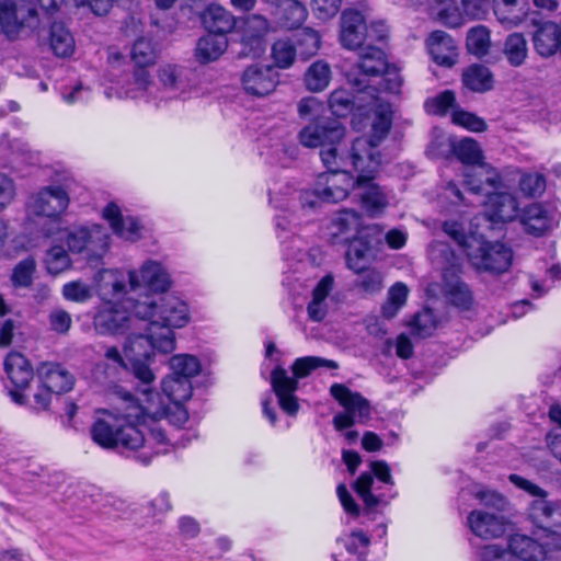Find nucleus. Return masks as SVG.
<instances>
[{
  "label": "nucleus",
  "instance_id": "obj_18",
  "mask_svg": "<svg viewBox=\"0 0 561 561\" xmlns=\"http://www.w3.org/2000/svg\"><path fill=\"white\" fill-rule=\"evenodd\" d=\"M66 241L70 252L95 257L103 255L108 249L110 234L103 226L91 224L77 226L67 231Z\"/></svg>",
  "mask_w": 561,
  "mask_h": 561
},
{
  "label": "nucleus",
  "instance_id": "obj_21",
  "mask_svg": "<svg viewBox=\"0 0 561 561\" xmlns=\"http://www.w3.org/2000/svg\"><path fill=\"white\" fill-rule=\"evenodd\" d=\"M160 89H157L159 106L170 100L185 101L192 96L193 84L182 66L163 64L157 70Z\"/></svg>",
  "mask_w": 561,
  "mask_h": 561
},
{
  "label": "nucleus",
  "instance_id": "obj_9",
  "mask_svg": "<svg viewBox=\"0 0 561 561\" xmlns=\"http://www.w3.org/2000/svg\"><path fill=\"white\" fill-rule=\"evenodd\" d=\"M318 367L336 368L337 365L333 360L324 359L317 356H306L297 358L293 364V373L295 378L287 375V371L277 366L271 375V383L273 390L278 398V403L284 412L295 415L299 409L295 392L298 388V378L307 377L313 369Z\"/></svg>",
  "mask_w": 561,
  "mask_h": 561
},
{
  "label": "nucleus",
  "instance_id": "obj_12",
  "mask_svg": "<svg viewBox=\"0 0 561 561\" xmlns=\"http://www.w3.org/2000/svg\"><path fill=\"white\" fill-rule=\"evenodd\" d=\"M430 254L443 270V288L446 298L456 307L468 309L472 304V295L458 276L460 260L447 244L442 242L432 244Z\"/></svg>",
  "mask_w": 561,
  "mask_h": 561
},
{
  "label": "nucleus",
  "instance_id": "obj_60",
  "mask_svg": "<svg viewBox=\"0 0 561 561\" xmlns=\"http://www.w3.org/2000/svg\"><path fill=\"white\" fill-rule=\"evenodd\" d=\"M451 121L455 125L472 133H482L488 127L483 118L462 110H454L451 113Z\"/></svg>",
  "mask_w": 561,
  "mask_h": 561
},
{
  "label": "nucleus",
  "instance_id": "obj_56",
  "mask_svg": "<svg viewBox=\"0 0 561 561\" xmlns=\"http://www.w3.org/2000/svg\"><path fill=\"white\" fill-rule=\"evenodd\" d=\"M94 287L82 279H76L64 284L62 297L76 304H85L92 299Z\"/></svg>",
  "mask_w": 561,
  "mask_h": 561
},
{
  "label": "nucleus",
  "instance_id": "obj_48",
  "mask_svg": "<svg viewBox=\"0 0 561 561\" xmlns=\"http://www.w3.org/2000/svg\"><path fill=\"white\" fill-rule=\"evenodd\" d=\"M130 58L136 69H146L154 65L158 59L157 46L150 38L139 37L131 46Z\"/></svg>",
  "mask_w": 561,
  "mask_h": 561
},
{
  "label": "nucleus",
  "instance_id": "obj_32",
  "mask_svg": "<svg viewBox=\"0 0 561 561\" xmlns=\"http://www.w3.org/2000/svg\"><path fill=\"white\" fill-rule=\"evenodd\" d=\"M274 7L275 24L283 30L300 27L308 19V9L300 0H264Z\"/></svg>",
  "mask_w": 561,
  "mask_h": 561
},
{
  "label": "nucleus",
  "instance_id": "obj_25",
  "mask_svg": "<svg viewBox=\"0 0 561 561\" xmlns=\"http://www.w3.org/2000/svg\"><path fill=\"white\" fill-rule=\"evenodd\" d=\"M95 293L102 304L125 302L128 298V271L121 268H103L93 276Z\"/></svg>",
  "mask_w": 561,
  "mask_h": 561
},
{
  "label": "nucleus",
  "instance_id": "obj_11",
  "mask_svg": "<svg viewBox=\"0 0 561 561\" xmlns=\"http://www.w3.org/2000/svg\"><path fill=\"white\" fill-rule=\"evenodd\" d=\"M161 389L165 398L169 400L168 404L163 402L158 392L151 389L142 390V398L137 400L141 405H146L145 392L157 394L158 398H154L153 402H160L164 413L159 417L149 419L151 426L162 428L158 422L163 419L176 427L183 426L188 420V413L184 408V402L191 398L193 392L191 381L186 378H180L171 374L162 379Z\"/></svg>",
  "mask_w": 561,
  "mask_h": 561
},
{
  "label": "nucleus",
  "instance_id": "obj_36",
  "mask_svg": "<svg viewBox=\"0 0 561 561\" xmlns=\"http://www.w3.org/2000/svg\"><path fill=\"white\" fill-rule=\"evenodd\" d=\"M362 217L352 209H344L336 213L328 227L329 236L334 243L346 242L359 230Z\"/></svg>",
  "mask_w": 561,
  "mask_h": 561
},
{
  "label": "nucleus",
  "instance_id": "obj_51",
  "mask_svg": "<svg viewBox=\"0 0 561 561\" xmlns=\"http://www.w3.org/2000/svg\"><path fill=\"white\" fill-rule=\"evenodd\" d=\"M170 369L172 375L186 378L191 381V378L197 376L201 371V363L198 358L190 354H176L169 360Z\"/></svg>",
  "mask_w": 561,
  "mask_h": 561
},
{
  "label": "nucleus",
  "instance_id": "obj_38",
  "mask_svg": "<svg viewBox=\"0 0 561 561\" xmlns=\"http://www.w3.org/2000/svg\"><path fill=\"white\" fill-rule=\"evenodd\" d=\"M561 25L547 21L537 24L533 34V45L541 57H550L559 50Z\"/></svg>",
  "mask_w": 561,
  "mask_h": 561
},
{
  "label": "nucleus",
  "instance_id": "obj_54",
  "mask_svg": "<svg viewBox=\"0 0 561 561\" xmlns=\"http://www.w3.org/2000/svg\"><path fill=\"white\" fill-rule=\"evenodd\" d=\"M71 259L61 245L50 247L45 254L44 265L50 275H59L71 267Z\"/></svg>",
  "mask_w": 561,
  "mask_h": 561
},
{
  "label": "nucleus",
  "instance_id": "obj_26",
  "mask_svg": "<svg viewBox=\"0 0 561 561\" xmlns=\"http://www.w3.org/2000/svg\"><path fill=\"white\" fill-rule=\"evenodd\" d=\"M558 210L547 203H531L524 207L519 215V224L525 232L540 237L553 230L559 224Z\"/></svg>",
  "mask_w": 561,
  "mask_h": 561
},
{
  "label": "nucleus",
  "instance_id": "obj_16",
  "mask_svg": "<svg viewBox=\"0 0 561 561\" xmlns=\"http://www.w3.org/2000/svg\"><path fill=\"white\" fill-rule=\"evenodd\" d=\"M69 203V195L61 186H45L28 197L25 205L26 218L30 221L47 218L59 229L61 216L66 213Z\"/></svg>",
  "mask_w": 561,
  "mask_h": 561
},
{
  "label": "nucleus",
  "instance_id": "obj_57",
  "mask_svg": "<svg viewBox=\"0 0 561 561\" xmlns=\"http://www.w3.org/2000/svg\"><path fill=\"white\" fill-rule=\"evenodd\" d=\"M36 272V262L33 257L20 261L12 270L10 282L14 288H28Z\"/></svg>",
  "mask_w": 561,
  "mask_h": 561
},
{
  "label": "nucleus",
  "instance_id": "obj_52",
  "mask_svg": "<svg viewBox=\"0 0 561 561\" xmlns=\"http://www.w3.org/2000/svg\"><path fill=\"white\" fill-rule=\"evenodd\" d=\"M409 295V288L405 284L398 282L388 290L387 301L381 308V313L386 319L394 318L400 309L405 305Z\"/></svg>",
  "mask_w": 561,
  "mask_h": 561
},
{
  "label": "nucleus",
  "instance_id": "obj_28",
  "mask_svg": "<svg viewBox=\"0 0 561 561\" xmlns=\"http://www.w3.org/2000/svg\"><path fill=\"white\" fill-rule=\"evenodd\" d=\"M129 369L133 371L131 365L127 359L125 352L123 353L116 346H110L105 350L104 360L98 363L92 370L93 378L100 385L108 386L112 390L113 396L117 398L115 387L123 389L117 386V380L122 370ZM134 375V373H131Z\"/></svg>",
  "mask_w": 561,
  "mask_h": 561
},
{
  "label": "nucleus",
  "instance_id": "obj_49",
  "mask_svg": "<svg viewBox=\"0 0 561 561\" xmlns=\"http://www.w3.org/2000/svg\"><path fill=\"white\" fill-rule=\"evenodd\" d=\"M466 46L470 54L476 57H483L491 48V32L484 25H477L467 33Z\"/></svg>",
  "mask_w": 561,
  "mask_h": 561
},
{
  "label": "nucleus",
  "instance_id": "obj_50",
  "mask_svg": "<svg viewBox=\"0 0 561 561\" xmlns=\"http://www.w3.org/2000/svg\"><path fill=\"white\" fill-rule=\"evenodd\" d=\"M296 45L288 37L279 38L272 45L271 57L274 60L275 67L279 69L290 68L296 60Z\"/></svg>",
  "mask_w": 561,
  "mask_h": 561
},
{
  "label": "nucleus",
  "instance_id": "obj_17",
  "mask_svg": "<svg viewBox=\"0 0 561 561\" xmlns=\"http://www.w3.org/2000/svg\"><path fill=\"white\" fill-rule=\"evenodd\" d=\"M330 393L343 408V411L333 417L335 430L343 431L355 423H366L370 419V404L359 392L352 391L342 383H333Z\"/></svg>",
  "mask_w": 561,
  "mask_h": 561
},
{
  "label": "nucleus",
  "instance_id": "obj_44",
  "mask_svg": "<svg viewBox=\"0 0 561 561\" xmlns=\"http://www.w3.org/2000/svg\"><path fill=\"white\" fill-rule=\"evenodd\" d=\"M462 83L473 92L483 93L493 89L494 77L490 68L474 64L463 70Z\"/></svg>",
  "mask_w": 561,
  "mask_h": 561
},
{
  "label": "nucleus",
  "instance_id": "obj_2",
  "mask_svg": "<svg viewBox=\"0 0 561 561\" xmlns=\"http://www.w3.org/2000/svg\"><path fill=\"white\" fill-rule=\"evenodd\" d=\"M115 389L122 407L117 409V413L110 410L98 411L90 430L93 442L105 449L122 447L136 450L146 444L157 445V454L165 453L168 437L164 430L151 426L149 421L164 413L161 403L153 402L157 394L145 392L146 405H141L128 391L117 387Z\"/></svg>",
  "mask_w": 561,
  "mask_h": 561
},
{
  "label": "nucleus",
  "instance_id": "obj_43",
  "mask_svg": "<svg viewBox=\"0 0 561 561\" xmlns=\"http://www.w3.org/2000/svg\"><path fill=\"white\" fill-rule=\"evenodd\" d=\"M437 204L443 210L467 213L463 208L471 207L474 202L463 194L454 182H448L437 193Z\"/></svg>",
  "mask_w": 561,
  "mask_h": 561
},
{
  "label": "nucleus",
  "instance_id": "obj_59",
  "mask_svg": "<svg viewBox=\"0 0 561 561\" xmlns=\"http://www.w3.org/2000/svg\"><path fill=\"white\" fill-rule=\"evenodd\" d=\"M343 0H310L313 16L321 22H329L340 12Z\"/></svg>",
  "mask_w": 561,
  "mask_h": 561
},
{
  "label": "nucleus",
  "instance_id": "obj_53",
  "mask_svg": "<svg viewBox=\"0 0 561 561\" xmlns=\"http://www.w3.org/2000/svg\"><path fill=\"white\" fill-rule=\"evenodd\" d=\"M369 245L363 240H355L351 243L346 252V264L354 273L364 272L369 263Z\"/></svg>",
  "mask_w": 561,
  "mask_h": 561
},
{
  "label": "nucleus",
  "instance_id": "obj_1",
  "mask_svg": "<svg viewBox=\"0 0 561 561\" xmlns=\"http://www.w3.org/2000/svg\"><path fill=\"white\" fill-rule=\"evenodd\" d=\"M130 306L134 314L146 322V327L144 332L126 337L124 352L134 377L149 386L156 380L151 364L157 357L168 356L175 351V330L190 323L191 310L186 301L174 295H145Z\"/></svg>",
  "mask_w": 561,
  "mask_h": 561
},
{
  "label": "nucleus",
  "instance_id": "obj_13",
  "mask_svg": "<svg viewBox=\"0 0 561 561\" xmlns=\"http://www.w3.org/2000/svg\"><path fill=\"white\" fill-rule=\"evenodd\" d=\"M371 472L362 473L354 482L353 488L365 505V511L370 513L381 505H387L389 499L382 489L391 491L394 481L389 465L383 460H376L370 463Z\"/></svg>",
  "mask_w": 561,
  "mask_h": 561
},
{
  "label": "nucleus",
  "instance_id": "obj_31",
  "mask_svg": "<svg viewBox=\"0 0 561 561\" xmlns=\"http://www.w3.org/2000/svg\"><path fill=\"white\" fill-rule=\"evenodd\" d=\"M5 373L15 387L10 391L12 400L19 404L26 401V396L22 392L33 379V368L27 358L18 352L10 353L4 360Z\"/></svg>",
  "mask_w": 561,
  "mask_h": 561
},
{
  "label": "nucleus",
  "instance_id": "obj_42",
  "mask_svg": "<svg viewBox=\"0 0 561 561\" xmlns=\"http://www.w3.org/2000/svg\"><path fill=\"white\" fill-rule=\"evenodd\" d=\"M333 77L332 68L325 60L313 61L304 73V83L308 91L319 93L324 91L331 83Z\"/></svg>",
  "mask_w": 561,
  "mask_h": 561
},
{
  "label": "nucleus",
  "instance_id": "obj_63",
  "mask_svg": "<svg viewBox=\"0 0 561 561\" xmlns=\"http://www.w3.org/2000/svg\"><path fill=\"white\" fill-rule=\"evenodd\" d=\"M455 101V93L447 90L432 99H428L425 102V108L430 114L445 115L450 108L454 107Z\"/></svg>",
  "mask_w": 561,
  "mask_h": 561
},
{
  "label": "nucleus",
  "instance_id": "obj_41",
  "mask_svg": "<svg viewBox=\"0 0 561 561\" xmlns=\"http://www.w3.org/2000/svg\"><path fill=\"white\" fill-rule=\"evenodd\" d=\"M203 23L208 34H222L226 36L234 25V16L219 4L211 3L203 14Z\"/></svg>",
  "mask_w": 561,
  "mask_h": 561
},
{
  "label": "nucleus",
  "instance_id": "obj_29",
  "mask_svg": "<svg viewBox=\"0 0 561 561\" xmlns=\"http://www.w3.org/2000/svg\"><path fill=\"white\" fill-rule=\"evenodd\" d=\"M102 217L108 222L112 231L124 240L135 242L144 236L145 227L141 221L134 216L124 215L115 202L105 205Z\"/></svg>",
  "mask_w": 561,
  "mask_h": 561
},
{
  "label": "nucleus",
  "instance_id": "obj_35",
  "mask_svg": "<svg viewBox=\"0 0 561 561\" xmlns=\"http://www.w3.org/2000/svg\"><path fill=\"white\" fill-rule=\"evenodd\" d=\"M426 46L428 54L437 65L451 67L456 64L458 48L449 34L443 31L431 33L426 41Z\"/></svg>",
  "mask_w": 561,
  "mask_h": 561
},
{
  "label": "nucleus",
  "instance_id": "obj_46",
  "mask_svg": "<svg viewBox=\"0 0 561 561\" xmlns=\"http://www.w3.org/2000/svg\"><path fill=\"white\" fill-rule=\"evenodd\" d=\"M503 55L512 67H520L528 57V44L522 33L515 32L504 41Z\"/></svg>",
  "mask_w": 561,
  "mask_h": 561
},
{
  "label": "nucleus",
  "instance_id": "obj_58",
  "mask_svg": "<svg viewBox=\"0 0 561 561\" xmlns=\"http://www.w3.org/2000/svg\"><path fill=\"white\" fill-rule=\"evenodd\" d=\"M518 187L526 197H539L547 187L545 176L539 172H525L520 175Z\"/></svg>",
  "mask_w": 561,
  "mask_h": 561
},
{
  "label": "nucleus",
  "instance_id": "obj_20",
  "mask_svg": "<svg viewBox=\"0 0 561 561\" xmlns=\"http://www.w3.org/2000/svg\"><path fill=\"white\" fill-rule=\"evenodd\" d=\"M130 290L146 289L151 294H163L172 287L168 268L159 261L146 260L137 268L128 271Z\"/></svg>",
  "mask_w": 561,
  "mask_h": 561
},
{
  "label": "nucleus",
  "instance_id": "obj_3",
  "mask_svg": "<svg viewBox=\"0 0 561 561\" xmlns=\"http://www.w3.org/2000/svg\"><path fill=\"white\" fill-rule=\"evenodd\" d=\"M390 131L389 110L386 105L377 111L371 122V138H355L348 149L351 167L357 173L355 190L363 209L377 216L388 207V193L374 181L382 163L379 146Z\"/></svg>",
  "mask_w": 561,
  "mask_h": 561
},
{
  "label": "nucleus",
  "instance_id": "obj_39",
  "mask_svg": "<svg viewBox=\"0 0 561 561\" xmlns=\"http://www.w3.org/2000/svg\"><path fill=\"white\" fill-rule=\"evenodd\" d=\"M334 287L332 274L323 276L312 290V298L308 304V316L313 321H321L328 312V297Z\"/></svg>",
  "mask_w": 561,
  "mask_h": 561
},
{
  "label": "nucleus",
  "instance_id": "obj_10",
  "mask_svg": "<svg viewBox=\"0 0 561 561\" xmlns=\"http://www.w3.org/2000/svg\"><path fill=\"white\" fill-rule=\"evenodd\" d=\"M345 133V127L336 121H314L300 129L298 140L306 148H321L320 157L325 168H337L345 164L344 154L336 148Z\"/></svg>",
  "mask_w": 561,
  "mask_h": 561
},
{
  "label": "nucleus",
  "instance_id": "obj_33",
  "mask_svg": "<svg viewBox=\"0 0 561 561\" xmlns=\"http://www.w3.org/2000/svg\"><path fill=\"white\" fill-rule=\"evenodd\" d=\"M535 535L538 537V540L524 534L512 535L508 540L512 558L516 557L523 561H542L548 552L556 550L550 549L546 545V539L541 533L536 531Z\"/></svg>",
  "mask_w": 561,
  "mask_h": 561
},
{
  "label": "nucleus",
  "instance_id": "obj_30",
  "mask_svg": "<svg viewBox=\"0 0 561 561\" xmlns=\"http://www.w3.org/2000/svg\"><path fill=\"white\" fill-rule=\"evenodd\" d=\"M272 31L268 19L261 14L248 16L241 28L243 53L252 57L261 56L265 50V36Z\"/></svg>",
  "mask_w": 561,
  "mask_h": 561
},
{
  "label": "nucleus",
  "instance_id": "obj_4",
  "mask_svg": "<svg viewBox=\"0 0 561 561\" xmlns=\"http://www.w3.org/2000/svg\"><path fill=\"white\" fill-rule=\"evenodd\" d=\"M366 9L348 8L339 20V42L347 50H359L355 66L365 76H381L387 72L386 89L392 93L399 91L401 79L397 73L388 72V62L383 50L375 42L386 39L388 30L382 22L367 24Z\"/></svg>",
  "mask_w": 561,
  "mask_h": 561
},
{
  "label": "nucleus",
  "instance_id": "obj_61",
  "mask_svg": "<svg viewBox=\"0 0 561 561\" xmlns=\"http://www.w3.org/2000/svg\"><path fill=\"white\" fill-rule=\"evenodd\" d=\"M294 193L295 190L288 183H275L274 186L270 188V203L276 209L286 210L291 207Z\"/></svg>",
  "mask_w": 561,
  "mask_h": 561
},
{
  "label": "nucleus",
  "instance_id": "obj_6",
  "mask_svg": "<svg viewBox=\"0 0 561 561\" xmlns=\"http://www.w3.org/2000/svg\"><path fill=\"white\" fill-rule=\"evenodd\" d=\"M443 230L463 249L470 264L476 270L503 273L510 267L513 254L504 243L491 242L478 232L467 231L462 221L446 220Z\"/></svg>",
  "mask_w": 561,
  "mask_h": 561
},
{
  "label": "nucleus",
  "instance_id": "obj_55",
  "mask_svg": "<svg viewBox=\"0 0 561 561\" xmlns=\"http://www.w3.org/2000/svg\"><path fill=\"white\" fill-rule=\"evenodd\" d=\"M296 48L302 58H310L318 54L321 48V35L312 27H304L296 35Z\"/></svg>",
  "mask_w": 561,
  "mask_h": 561
},
{
  "label": "nucleus",
  "instance_id": "obj_62",
  "mask_svg": "<svg viewBox=\"0 0 561 561\" xmlns=\"http://www.w3.org/2000/svg\"><path fill=\"white\" fill-rule=\"evenodd\" d=\"M357 286L366 294L374 295L383 288V276L381 272L375 268H366L360 273Z\"/></svg>",
  "mask_w": 561,
  "mask_h": 561
},
{
  "label": "nucleus",
  "instance_id": "obj_15",
  "mask_svg": "<svg viewBox=\"0 0 561 561\" xmlns=\"http://www.w3.org/2000/svg\"><path fill=\"white\" fill-rule=\"evenodd\" d=\"M135 299H127L125 302L101 304L93 317V328L101 335H129L136 328L139 319L134 314L130 304Z\"/></svg>",
  "mask_w": 561,
  "mask_h": 561
},
{
  "label": "nucleus",
  "instance_id": "obj_45",
  "mask_svg": "<svg viewBox=\"0 0 561 561\" xmlns=\"http://www.w3.org/2000/svg\"><path fill=\"white\" fill-rule=\"evenodd\" d=\"M432 14L438 22L449 27H458L463 23V13L456 0H431Z\"/></svg>",
  "mask_w": 561,
  "mask_h": 561
},
{
  "label": "nucleus",
  "instance_id": "obj_37",
  "mask_svg": "<svg viewBox=\"0 0 561 561\" xmlns=\"http://www.w3.org/2000/svg\"><path fill=\"white\" fill-rule=\"evenodd\" d=\"M529 0H494V14L506 28L520 25L528 16Z\"/></svg>",
  "mask_w": 561,
  "mask_h": 561
},
{
  "label": "nucleus",
  "instance_id": "obj_5",
  "mask_svg": "<svg viewBox=\"0 0 561 561\" xmlns=\"http://www.w3.org/2000/svg\"><path fill=\"white\" fill-rule=\"evenodd\" d=\"M347 82L356 90L357 94L352 95L347 90L340 88L331 92L328 105L333 115L345 117L353 113L352 127L357 130H366L359 138H371L373 117L381 105L389 110L390 126L392 125V110L389 102L377 95L374 82L383 81L380 76H365L357 68H352L346 73Z\"/></svg>",
  "mask_w": 561,
  "mask_h": 561
},
{
  "label": "nucleus",
  "instance_id": "obj_19",
  "mask_svg": "<svg viewBox=\"0 0 561 561\" xmlns=\"http://www.w3.org/2000/svg\"><path fill=\"white\" fill-rule=\"evenodd\" d=\"M37 378L41 382V389L34 393L37 409H46L53 393L67 392L73 387L72 375L57 364H42L37 369Z\"/></svg>",
  "mask_w": 561,
  "mask_h": 561
},
{
  "label": "nucleus",
  "instance_id": "obj_14",
  "mask_svg": "<svg viewBox=\"0 0 561 561\" xmlns=\"http://www.w3.org/2000/svg\"><path fill=\"white\" fill-rule=\"evenodd\" d=\"M527 519L542 534L550 549H561V506L548 494L534 499L526 511Z\"/></svg>",
  "mask_w": 561,
  "mask_h": 561
},
{
  "label": "nucleus",
  "instance_id": "obj_64",
  "mask_svg": "<svg viewBox=\"0 0 561 561\" xmlns=\"http://www.w3.org/2000/svg\"><path fill=\"white\" fill-rule=\"evenodd\" d=\"M413 332L421 337L428 336L436 328V320L431 310H423L419 312L410 323Z\"/></svg>",
  "mask_w": 561,
  "mask_h": 561
},
{
  "label": "nucleus",
  "instance_id": "obj_8",
  "mask_svg": "<svg viewBox=\"0 0 561 561\" xmlns=\"http://www.w3.org/2000/svg\"><path fill=\"white\" fill-rule=\"evenodd\" d=\"M345 164L328 168V172L317 176L312 191L300 193L299 199L304 208H314L320 202L339 203L347 198L350 193L355 190L356 178L343 168L351 165L348 152L344 154Z\"/></svg>",
  "mask_w": 561,
  "mask_h": 561
},
{
  "label": "nucleus",
  "instance_id": "obj_27",
  "mask_svg": "<svg viewBox=\"0 0 561 561\" xmlns=\"http://www.w3.org/2000/svg\"><path fill=\"white\" fill-rule=\"evenodd\" d=\"M279 84V75L270 65L254 64L247 67L241 76L244 92L255 98L271 95Z\"/></svg>",
  "mask_w": 561,
  "mask_h": 561
},
{
  "label": "nucleus",
  "instance_id": "obj_7",
  "mask_svg": "<svg viewBox=\"0 0 561 561\" xmlns=\"http://www.w3.org/2000/svg\"><path fill=\"white\" fill-rule=\"evenodd\" d=\"M457 159L466 164L477 167L463 173V185L468 195H479L486 191V186L499 188L502 175L496 168L484 161V153L477 140L462 138L453 146Z\"/></svg>",
  "mask_w": 561,
  "mask_h": 561
},
{
  "label": "nucleus",
  "instance_id": "obj_40",
  "mask_svg": "<svg viewBox=\"0 0 561 561\" xmlns=\"http://www.w3.org/2000/svg\"><path fill=\"white\" fill-rule=\"evenodd\" d=\"M228 41L222 34H207L196 44L194 56L199 64L217 60L227 49Z\"/></svg>",
  "mask_w": 561,
  "mask_h": 561
},
{
  "label": "nucleus",
  "instance_id": "obj_22",
  "mask_svg": "<svg viewBox=\"0 0 561 561\" xmlns=\"http://www.w3.org/2000/svg\"><path fill=\"white\" fill-rule=\"evenodd\" d=\"M36 9L27 0H0V30L9 38L15 39L35 19Z\"/></svg>",
  "mask_w": 561,
  "mask_h": 561
},
{
  "label": "nucleus",
  "instance_id": "obj_23",
  "mask_svg": "<svg viewBox=\"0 0 561 561\" xmlns=\"http://www.w3.org/2000/svg\"><path fill=\"white\" fill-rule=\"evenodd\" d=\"M157 88L147 69H135L130 79L119 87H108L105 89L107 99H133L142 100L159 106Z\"/></svg>",
  "mask_w": 561,
  "mask_h": 561
},
{
  "label": "nucleus",
  "instance_id": "obj_34",
  "mask_svg": "<svg viewBox=\"0 0 561 561\" xmlns=\"http://www.w3.org/2000/svg\"><path fill=\"white\" fill-rule=\"evenodd\" d=\"M470 530L482 539H493L503 536L506 531L507 520L504 516L485 510H474L468 517Z\"/></svg>",
  "mask_w": 561,
  "mask_h": 561
},
{
  "label": "nucleus",
  "instance_id": "obj_24",
  "mask_svg": "<svg viewBox=\"0 0 561 561\" xmlns=\"http://www.w3.org/2000/svg\"><path fill=\"white\" fill-rule=\"evenodd\" d=\"M486 186V191L479 194L486 195L484 201V216L491 222H512L518 220L522 209L519 208L518 198L514 193L500 191ZM478 197V195H474Z\"/></svg>",
  "mask_w": 561,
  "mask_h": 561
},
{
  "label": "nucleus",
  "instance_id": "obj_47",
  "mask_svg": "<svg viewBox=\"0 0 561 561\" xmlns=\"http://www.w3.org/2000/svg\"><path fill=\"white\" fill-rule=\"evenodd\" d=\"M49 45L58 57H69L75 51V38L62 23H54L50 27Z\"/></svg>",
  "mask_w": 561,
  "mask_h": 561
}]
</instances>
